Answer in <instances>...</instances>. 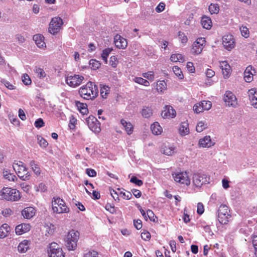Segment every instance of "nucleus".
Returning a JSON list of instances; mask_svg holds the SVG:
<instances>
[{
	"label": "nucleus",
	"mask_w": 257,
	"mask_h": 257,
	"mask_svg": "<svg viewBox=\"0 0 257 257\" xmlns=\"http://www.w3.org/2000/svg\"><path fill=\"white\" fill-rule=\"evenodd\" d=\"M79 93L84 99L92 100L98 96V87L93 82L89 81L85 85L80 87Z\"/></svg>",
	"instance_id": "nucleus-1"
},
{
	"label": "nucleus",
	"mask_w": 257,
	"mask_h": 257,
	"mask_svg": "<svg viewBox=\"0 0 257 257\" xmlns=\"http://www.w3.org/2000/svg\"><path fill=\"white\" fill-rule=\"evenodd\" d=\"M0 198L8 201H17L21 198V195L16 189L4 187L0 191Z\"/></svg>",
	"instance_id": "nucleus-2"
},
{
	"label": "nucleus",
	"mask_w": 257,
	"mask_h": 257,
	"mask_svg": "<svg viewBox=\"0 0 257 257\" xmlns=\"http://www.w3.org/2000/svg\"><path fill=\"white\" fill-rule=\"evenodd\" d=\"M79 238V232L75 230L68 232L65 238L66 246L69 250H74L77 246V241Z\"/></svg>",
	"instance_id": "nucleus-3"
},
{
	"label": "nucleus",
	"mask_w": 257,
	"mask_h": 257,
	"mask_svg": "<svg viewBox=\"0 0 257 257\" xmlns=\"http://www.w3.org/2000/svg\"><path fill=\"white\" fill-rule=\"evenodd\" d=\"M52 206L53 212L56 213H68L70 211V208L66 205L64 200L60 197H53Z\"/></svg>",
	"instance_id": "nucleus-4"
},
{
	"label": "nucleus",
	"mask_w": 257,
	"mask_h": 257,
	"mask_svg": "<svg viewBox=\"0 0 257 257\" xmlns=\"http://www.w3.org/2000/svg\"><path fill=\"white\" fill-rule=\"evenodd\" d=\"M231 215L227 206L221 205L218 210V219L222 224H226L230 221Z\"/></svg>",
	"instance_id": "nucleus-5"
},
{
	"label": "nucleus",
	"mask_w": 257,
	"mask_h": 257,
	"mask_svg": "<svg viewBox=\"0 0 257 257\" xmlns=\"http://www.w3.org/2000/svg\"><path fill=\"white\" fill-rule=\"evenodd\" d=\"M13 167L19 177L23 180L28 179L29 175H28L27 169L23 162L21 161L14 162Z\"/></svg>",
	"instance_id": "nucleus-6"
},
{
	"label": "nucleus",
	"mask_w": 257,
	"mask_h": 257,
	"mask_svg": "<svg viewBox=\"0 0 257 257\" xmlns=\"http://www.w3.org/2000/svg\"><path fill=\"white\" fill-rule=\"evenodd\" d=\"M174 181L180 184L189 186L190 184V179L186 171L175 172L172 174Z\"/></svg>",
	"instance_id": "nucleus-7"
},
{
	"label": "nucleus",
	"mask_w": 257,
	"mask_h": 257,
	"mask_svg": "<svg viewBox=\"0 0 257 257\" xmlns=\"http://www.w3.org/2000/svg\"><path fill=\"white\" fill-rule=\"evenodd\" d=\"M63 24V22L61 18L54 17L52 18L49 24V32L53 35L57 34L61 29Z\"/></svg>",
	"instance_id": "nucleus-8"
},
{
	"label": "nucleus",
	"mask_w": 257,
	"mask_h": 257,
	"mask_svg": "<svg viewBox=\"0 0 257 257\" xmlns=\"http://www.w3.org/2000/svg\"><path fill=\"white\" fill-rule=\"evenodd\" d=\"M49 257H65L62 249L56 242H52L48 250Z\"/></svg>",
	"instance_id": "nucleus-9"
},
{
	"label": "nucleus",
	"mask_w": 257,
	"mask_h": 257,
	"mask_svg": "<svg viewBox=\"0 0 257 257\" xmlns=\"http://www.w3.org/2000/svg\"><path fill=\"white\" fill-rule=\"evenodd\" d=\"M209 178L202 173H195L193 176V183L197 187H201L203 184L209 183Z\"/></svg>",
	"instance_id": "nucleus-10"
},
{
	"label": "nucleus",
	"mask_w": 257,
	"mask_h": 257,
	"mask_svg": "<svg viewBox=\"0 0 257 257\" xmlns=\"http://www.w3.org/2000/svg\"><path fill=\"white\" fill-rule=\"evenodd\" d=\"M87 124L90 130L95 134H98L101 131L100 123L93 115H90L86 119Z\"/></svg>",
	"instance_id": "nucleus-11"
},
{
	"label": "nucleus",
	"mask_w": 257,
	"mask_h": 257,
	"mask_svg": "<svg viewBox=\"0 0 257 257\" xmlns=\"http://www.w3.org/2000/svg\"><path fill=\"white\" fill-rule=\"evenodd\" d=\"M205 43L206 40L204 38L200 37L197 39L192 45L191 53L195 55L200 54L205 46Z\"/></svg>",
	"instance_id": "nucleus-12"
},
{
	"label": "nucleus",
	"mask_w": 257,
	"mask_h": 257,
	"mask_svg": "<svg viewBox=\"0 0 257 257\" xmlns=\"http://www.w3.org/2000/svg\"><path fill=\"white\" fill-rule=\"evenodd\" d=\"M84 78L83 76L75 74L66 77V83L71 87H76L79 86Z\"/></svg>",
	"instance_id": "nucleus-13"
},
{
	"label": "nucleus",
	"mask_w": 257,
	"mask_h": 257,
	"mask_svg": "<svg viewBox=\"0 0 257 257\" xmlns=\"http://www.w3.org/2000/svg\"><path fill=\"white\" fill-rule=\"evenodd\" d=\"M222 44L224 48L228 51L233 49L235 46L234 37L230 34H226L222 37Z\"/></svg>",
	"instance_id": "nucleus-14"
},
{
	"label": "nucleus",
	"mask_w": 257,
	"mask_h": 257,
	"mask_svg": "<svg viewBox=\"0 0 257 257\" xmlns=\"http://www.w3.org/2000/svg\"><path fill=\"white\" fill-rule=\"evenodd\" d=\"M224 100L226 104L228 106L235 107L238 104L236 96L230 91H226L224 95Z\"/></svg>",
	"instance_id": "nucleus-15"
},
{
	"label": "nucleus",
	"mask_w": 257,
	"mask_h": 257,
	"mask_svg": "<svg viewBox=\"0 0 257 257\" xmlns=\"http://www.w3.org/2000/svg\"><path fill=\"white\" fill-rule=\"evenodd\" d=\"M175 110L170 105H165L162 111L161 115L164 118H173L176 116Z\"/></svg>",
	"instance_id": "nucleus-16"
},
{
	"label": "nucleus",
	"mask_w": 257,
	"mask_h": 257,
	"mask_svg": "<svg viewBox=\"0 0 257 257\" xmlns=\"http://www.w3.org/2000/svg\"><path fill=\"white\" fill-rule=\"evenodd\" d=\"M115 46L119 49H125L127 45L126 40L119 35H116L114 38Z\"/></svg>",
	"instance_id": "nucleus-17"
},
{
	"label": "nucleus",
	"mask_w": 257,
	"mask_h": 257,
	"mask_svg": "<svg viewBox=\"0 0 257 257\" xmlns=\"http://www.w3.org/2000/svg\"><path fill=\"white\" fill-rule=\"evenodd\" d=\"M215 143L212 141L209 136H206L199 140L198 145L200 147L210 148L213 146Z\"/></svg>",
	"instance_id": "nucleus-18"
},
{
	"label": "nucleus",
	"mask_w": 257,
	"mask_h": 257,
	"mask_svg": "<svg viewBox=\"0 0 257 257\" xmlns=\"http://www.w3.org/2000/svg\"><path fill=\"white\" fill-rule=\"evenodd\" d=\"M220 67L222 70L224 78H228L230 76L232 71L229 64L227 61H221L220 62Z\"/></svg>",
	"instance_id": "nucleus-19"
},
{
	"label": "nucleus",
	"mask_w": 257,
	"mask_h": 257,
	"mask_svg": "<svg viewBox=\"0 0 257 257\" xmlns=\"http://www.w3.org/2000/svg\"><path fill=\"white\" fill-rule=\"evenodd\" d=\"M255 73L254 69L251 66L246 67L244 72V79L247 82H250L253 80V76Z\"/></svg>",
	"instance_id": "nucleus-20"
},
{
	"label": "nucleus",
	"mask_w": 257,
	"mask_h": 257,
	"mask_svg": "<svg viewBox=\"0 0 257 257\" xmlns=\"http://www.w3.org/2000/svg\"><path fill=\"white\" fill-rule=\"evenodd\" d=\"M31 226L29 223H22L16 227V233L18 235H22L30 231Z\"/></svg>",
	"instance_id": "nucleus-21"
},
{
	"label": "nucleus",
	"mask_w": 257,
	"mask_h": 257,
	"mask_svg": "<svg viewBox=\"0 0 257 257\" xmlns=\"http://www.w3.org/2000/svg\"><path fill=\"white\" fill-rule=\"evenodd\" d=\"M248 94L251 105L257 108V91L255 89L252 88L248 90Z\"/></svg>",
	"instance_id": "nucleus-22"
},
{
	"label": "nucleus",
	"mask_w": 257,
	"mask_h": 257,
	"mask_svg": "<svg viewBox=\"0 0 257 257\" xmlns=\"http://www.w3.org/2000/svg\"><path fill=\"white\" fill-rule=\"evenodd\" d=\"M36 213V210L34 207H28L25 208L22 211V214L25 218L30 219L33 217Z\"/></svg>",
	"instance_id": "nucleus-23"
},
{
	"label": "nucleus",
	"mask_w": 257,
	"mask_h": 257,
	"mask_svg": "<svg viewBox=\"0 0 257 257\" xmlns=\"http://www.w3.org/2000/svg\"><path fill=\"white\" fill-rule=\"evenodd\" d=\"M120 123L127 135H131L133 134L134 132V126L130 122L126 121L124 119H122L120 120Z\"/></svg>",
	"instance_id": "nucleus-24"
},
{
	"label": "nucleus",
	"mask_w": 257,
	"mask_h": 257,
	"mask_svg": "<svg viewBox=\"0 0 257 257\" xmlns=\"http://www.w3.org/2000/svg\"><path fill=\"white\" fill-rule=\"evenodd\" d=\"M201 24L202 27L207 30H210L212 27V23L210 17L203 16L201 18Z\"/></svg>",
	"instance_id": "nucleus-25"
},
{
	"label": "nucleus",
	"mask_w": 257,
	"mask_h": 257,
	"mask_svg": "<svg viewBox=\"0 0 257 257\" xmlns=\"http://www.w3.org/2000/svg\"><path fill=\"white\" fill-rule=\"evenodd\" d=\"M75 105L78 110L83 115L87 114L88 113V109L86 103L80 102L78 101H75Z\"/></svg>",
	"instance_id": "nucleus-26"
},
{
	"label": "nucleus",
	"mask_w": 257,
	"mask_h": 257,
	"mask_svg": "<svg viewBox=\"0 0 257 257\" xmlns=\"http://www.w3.org/2000/svg\"><path fill=\"white\" fill-rule=\"evenodd\" d=\"M30 246V241L24 240L20 242L18 246V251L21 253L26 252L29 249Z\"/></svg>",
	"instance_id": "nucleus-27"
},
{
	"label": "nucleus",
	"mask_w": 257,
	"mask_h": 257,
	"mask_svg": "<svg viewBox=\"0 0 257 257\" xmlns=\"http://www.w3.org/2000/svg\"><path fill=\"white\" fill-rule=\"evenodd\" d=\"M44 38L41 35H35L33 36V40L35 41L36 44L39 48H43L46 47L45 43L44 41Z\"/></svg>",
	"instance_id": "nucleus-28"
},
{
	"label": "nucleus",
	"mask_w": 257,
	"mask_h": 257,
	"mask_svg": "<svg viewBox=\"0 0 257 257\" xmlns=\"http://www.w3.org/2000/svg\"><path fill=\"white\" fill-rule=\"evenodd\" d=\"M151 129L153 134L159 135L163 132V128L158 122H155L151 126Z\"/></svg>",
	"instance_id": "nucleus-29"
},
{
	"label": "nucleus",
	"mask_w": 257,
	"mask_h": 257,
	"mask_svg": "<svg viewBox=\"0 0 257 257\" xmlns=\"http://www.w3.org/2000/svg\"><path fill=\"white\" fill-rule=\"evenodd\" d=\"M10 230V226L6 223L3 224L0 227V238H4L7 236Z\"/></svg>",
	"instance_id": "nucleus-30"
},
{
	"label": "nucleus",
	"mask_w": 257,
	"mask_h": 257,
	"mask_svg": "<svg viewBox=\"0 0 257 257\" xmlns=\"http://www.w3.org/2000/svg\"><path fill=\"white\" fill-rule=\"evenodd\" d=\"M179 133L182 136H186L189 133V124L188 123L184 122H182L179 128Z\"/></svg>",
	"instance_id": "nucleus-31"
},
{
	"label": "nucleus",
	"mask_w": 257,
	"mask_h": 257,
	"mask_svg": "<svg viewBox=\"0 0 257 257\" xmlns=\"http://www.w3.org/2000/svg\"><path fill=\"white\" fill-rule=\"evenodd\" d=\"M141 113L145 118H149L153 115V110L149 106H145L143 107Z\"/></svg>",
	"instance_id": "nucleus-32"
},
{
	"label": "nucleus",
	"mask_w": 257,
	"mask_h": 257,
	"mask_svg": "<svg viewBox=\"0 0 257 257\" xmlns=\"http://www.w3.org/2000/svg\"><path fill=\"white\" fill-rule=\"evenodd\" d=\"M167 89V84L165 81H158L157 82L156 89L159 93H163Z\"/></svg>",
	"instance_id": "nucleus-33"
},
{
	"label": "nucleus",
	"mask_w": 257,
	"mask_h": 257,
	"mask_svg": "<svg viewBox=\"0 0 257 257\" xmlns=\"http://www.w3.org/2000/svg\"><path fill=\"white\" fill-rule=\"evenodd\" d=\"M3 176L5 179L8 180L10 181L15 182L17 180V178L16 175L13 173H11L8 170H4Z\"/></svg>",
	"instance_id": "nucleus-34"
},
{
	"label": "nucleus",
	"mask_w": 257,
	"mask_h": 257,
	"mask_svg": "<svg viewBox=\"0 0 257 257\" xmlns=\"http://www.w3.org/2000/svg\"><path fill=\"white\" fill-rule=\"evenodd\" d=\"M112 50L113 49L112 48H107L102 51V53L101 54V58L104 61L105 63L106 64L107 63V57Z\"/></svg>",
	"instance_id": "nucleus-35"
},
{
	"label": "nucleus",
	"mask_w": 257,
	"mask_h": 257,
	"mask_svg": "<svg viewBox=\"0 0 257 257\" xmlns=\"http://www.w3.org/2000/svg\"><path fill=\"white\" fill-rule=\"evenodd\" d=\"M110 87L106 85H103L100 87V95L103 98H106L109 93Z\"/></svg>",
	"instance_id": "nucleus-36"
},
{
	"label": "nucleus",
	"mask_w": 257,
	"mask_h": 257,
	"mask_svg": "<svg viewBox=\"0 0 257 257\" xmlns=\"http://www.w3.org/2000/svg\"><path fill=\"white\" fill-rule=\"evenodd\" d=\"M170 60L173 62H183L184 61V58L182 54H175L171 55Z\"/></svg>",
	"instance_id": "nucleus-37"
},
{
	"label": "nucleus",
	"mask_w": 257,
	"mask_h": 257,
	"mask_svg": "<svg viewBox=\"0 0 257 257\" xmlns=\"http://www.w3.org/2000/svg\"><path fill=\"white\" fill-rule=\"evenodd\" d=\"M133 81L139 84L144 85L145 86H149L150 85V82L146 79H145L142 77H135Z\"/></svg>",
	"instance_id": "nucleus-38"
},
{
	"label": "nucleus",
	"mask_w": 257,
	"mask_h": 257,
	"mask_svg": "<svg viewBox=\"0 0 257 257\" xmlns=\"http://www.w3.org/2000/svg\"><path fill=\"white\" fill-rule=\"evenodd\" d=\"M146 215L147 219L149 218L150 221L156 222L158 220L157 217L155 215L153 211L150 209L147 211Z\"/></svg>",
	"instance_id": "nucleus-39"
},
{
	"label": "nucleus",
	"mask_w": 257,
	"mask_h": 257,
	"mask_svg": "<svg viewBox=\"0 0 257 257\" xmlns=\"http://www.w3.org/2000/svg\"><path fill=\"white\" fill-rule=\"evenodd\" d=\"M209 11L211 14H217L219 11V7L218 4H211L209 6Z\"/></svg>",
	"instance_id": "nucleus-40"
},
{
	"label": "nucleus",
	"mask_w": 257,
	"mask_h": 257,
	"mask_svg": "<svg viewBox=\"0 0 257 257\" xmlns=\"http://www.w3.org/2000/svg\"><path fill=\"white\" fill-rule=\"evenodd\" d=\"M89 65L92 69L96 70L100 67L101 63L95 59H91L89 61Z\"/></svg>",
	"instance_id": "nucleus-41"
},
{
	"label": "nucleus",
	"mask_w": 257,
	"mask_h": 257,
	"mask_svg": "<svg viewBox=\"0 0 257 257\" xmlns=\"http://www.w3.org/2000/svg\"><path fill=\"white\" fill-rule=\"evenodd\" d=\"M207 127V124L203 121H199L196 127V131L198 132H202L204 129Z\"/></svg>",
	"instance_id": "nucleus-42"
},
{
	"label": "nucleus",
	"mask_w": 257,
	"mask_h": 257,
	"mask_svg": "<svg viewBox=\"0 0 257 257\" xmlns=\"http://www.w3.org/2000/svg\"><path fill=\"white\" fill-rule=\"evenodd\" d=\"M173 71L174 74L179 78L182 79L183 77V73L181 70V69L177 66H175L173 67Z\"/></svg>",
	"instance_id": "nucleus-43"
},
{
	"label": "nucleus",
	"mask_w": 257,
	"mask_h": 257,
	"mask_svg": "<svg viewBox=\"0 0 257 257\" xmlns=\"http://www.w3.org/2000/svg\"><path fill=\"white\" fill-rule=\"evenodd\" d=\"M200 104L202 105L204 111L210 109L212 106V103L210 101H202L200 102Z\"/></svg>",
	"instance_id": "nucleus-44"
},
{
	"label": "nucleus",
	"mask_w": 257,
	"mask_h": 257,
	"mask_svg": "<svg viewBox=\"0 0 257 257\" xmlns=\"http://www.w3.org/2000/svg\"><path fill=\"white\" fill-rule=\"evenodd\" d=\"M30 165L34 172L37 174L39 175L41 173L40 169L38 164L36 163L34 161H32L30 162Z\"/></svg>",
	"instance_id": "nucleus-45"
},
{
	"label": "nucleus",
	"mask_w": 257,
	"mask_h": 257,
	"mask_svg": "<svg viewBox=\"0 0 257 257\" xmlns=\"http://www.w3.org/2000/svg\"><path fill=\"white\" fill-rule=\"evenodd\" d=\"M35 73L37 74V76L40 78H43L46 77V74L44 70L41 68L36 67L35 70Z\"/></svg>",
	"instance_id": "nucleus-46"
},
{
	"label": "nucleus",
	"mask_w": 257,
	"mask_h": 257,
	"mask_svg": "<svg viewBox=\"0 0 257 257\" xmlns=\"http://www.w3.org/2000/svg\"><path fill=\"white\" fill-rule=\"evenodd\" d=\"M142 76L150 81H153L154 80V72L153 71H150L143 73Z\"/></svg>",
	"instance_id": "nucleus-47"
},
{
	"label": "nucleus",
	"mask_w": 257,
	"mask_h": 257,
	"mask_svg": "<svg viewBox=\"0 0 257 257\" xmlns=\"http://www.w3.org/2000/svg\"><path fill=\"white\" fill-rule=\"evenodd\" d=\"M241 35L244 38H248L249 36V32L248 29L245 26H241L240 28Z\"/></svg>",
	"instance_id": "nucleus-48"
},
{
	"label": "nucleus",
	"mask_w": 257,
	"mask_h": 257,
	"mask_svg": "<svg viewBox=\"0 0 257 257\" xmlns=\"http://www.w3.org/2000/svg\"><path fill=\"white\" fill-rule=\"evenodd\" d=\"M178 37L182 43L184 45L187 43L188 41V38L183 32L179 31L178 32Z\"/></svg>",
	"instance_id": "nucleus-49"
},
{
	"label": "nucleus",
	"mask_w": 257,
	"mask_h": 257,
	"mask_svg": "<svg viewBox=\"0 0 257 257\" xmlns=\"http://www.w3.org/2000/svg\"><path fill=\"white\" fill-rule=\"evenodd\" d=\"M117 58L115 56H112L110 58L109 64L111 67L115 68L118 64Z\"/></svg>",
	"instance_id": "nucleus-50"
},
{
	"label": "nucleus",
	"mask_w": 257,
	"mask_h": 257,
	"mask_svg": "<svg viewBox=\"0 0 257 257\" xmlns=\"http://www.w3.org/2000/svg\"><path fill=\"white\" fill-rule=\"evenodd\" d=\"M22 81L26 85H28L31 84L32 81L27 74H24L22 76Z\"/></svg>",
	"instance_id": "nucleus-51"
},
{
	"label": "nucleus",
	"mask_w": 257,
	"mask_h": 257,
	"mask_svg": "<svg viewBox=\"0 0 257 257\" xmlns=\"http://www.w3.org/2000/svg\"><path fill=\"white\" fill-rule=\"evenodd\" d=\"M38 140L39 141V145L41 147H43V148H46L48 145V142H47V141L44 139L43 138V137H39L38 138Z\"/></svg>",
	"instance_id": "nucleus-52"
},
{
	"label": "nucleus",
	"mask_w": 257,
	"mask_h": 257,
	"mask_svg": "<svg viewBox=\"0 0 257 257\" xmlns=\"http://www.w3.org/2000/svg\"><path fill=\"white\" fill-rule=\"evenodd\" d=\"M120 195L123 199H126V200L131 199L132 197V195L131 193L128 191H127V192L121 191L120 192Z\"/></svg>",
	"instance_id": "nucleus-53"
},
{
	"label": "nucleus",
	"mask_w": 257,
	"mask_h": 257,
	"mask_svg": "<svg viewBox=\"0 0 257 257\" xmlns=\"http://www.w3.org/2000/svg\"><path fill=\"white\" fill-rule=\"evenodd\" d=\"M130 182L135 184L138 186H141L143 184V182L141 180L138 179L136 176L133 177L131 179Z\"/></svg>",
	"instance_id": "nucleus-54"
},
{
	"label": "nucleus",
	"mask_w": 257,
	"mask_h": 257,
	"mask_svg": "<svg viewBox=\"0 0 257 257\" xmlns=\"http://www.w3.org/2000/svg\"><path fill=\"white\" fill-rule=\"evenodd\" d=\"M141 237L144 240H149L151 235L149 231L145 230L141 233Z\"/></svg>",
	"instance_id": "nucleus-55"
},
{
	"label": "nucleus",
	"mask_w": 257,
	"mask_h": 257,
	"mask_svg": "<svg viewBox=\"0 0 257 257\" xmlns=\"http://www.w3.org/2000/svg\"><path fill=\"white\" fill-rule=\"evenodd\" d=\"M165 4L164 2H161L157 6V7L155 9V10L157 13H161L165 10Z\"/></svg>",
	"instance_id": "nucleus-56"
},
{
	"label": "nucleus",
	"mask_w": 257,
	"mask_h": 257,
	"mask_svg": "<svg viewBox=\"0 0 257 257\" xmlns=\"http://www.w3.org/2000/svg\"><path fill=\"white\" fill-rule=\"evenodd\" d=\"M46 228V232H45V235L46 236H50V235H52V234H53V233H54V226L53 225L52 226V227H50V226H47L45 227Z\"/></svg>",
	"instance_id": "nucleus-57"
},
{
	"label": "nucleus",
	"mask_w": 257,
	"mask_h": 257,
	"mask_svg": "<svg viewBox=\"0 0 257 257\" xmlns=\"http://www.w3.org/2000/svg\"><path fill=\"white\" fill-rule=\"evenodd\" d=\"M193 110L197 113H199L204 111L202 105L200 104V102L196 104L193 107Z\"/></svg>",
	"instance_id": "nucleus-58"
},
{
	"label": "nucleus",
	"mask_w": 257,
	"mask_h": 257,
	"mask_svg": "<svg viewBox=\"0 0 257 257\" xmlns=\"http://www.w3.org/2000/svg\"><path fill=\"white\" fill-rule=\"evenodd\" d=\"M109 192H110L111 196H112V197L113 198V199L114 200H115V201L119 200L118 194L114 190H113L112 188H110Z\"/></svg>",
	"instance_id": "nucleus-59"
},
{
	"label": "nucleus",
	"mask_w": 257,
	"mask_h": 257,
	"mask_svg": "<svg viewBox=\"0 0 257 257\" xmlns=\"http://www.w3.org/2000/svg\"><path fill=\"white\" fill-rule=\"evenodd\" d=\"M44 122L43 120L40 118L37 119L35 122V126L37 128H40L44 126Z\"/></svg>",
	"instance_id": "nucleus-60"
},
{
	"label": "nucleus",
	"mask_w": 257,
	"mask_h": 257,
	"mask_svg": "<svg viewBox=\"0 0 257 257\" xmlns=\"http://www.w3.org/2000/svg\"><path fill=\"white\" fill-rule=\"evenodd\" d=\"M76 122L77 119L75 117H71L69 123V128L71 130H74L75 128Z\"/></svg>",
	"instance_id": "nucleus-61"
},
{
	"label": "nucleus",
	"mask_w": 257,
	"mask_h": 257,
	"mask_svg": "<svg viewBox=\"0 0 257 257\" xmlns=\"http://www.w3.org/2000/svg\"><path fill=\"white\" fill-rule=\"evenodd\" d=\"M183 219L185 223H188L190 221L189 215L188 214V211L186 208H185L183 211Z\"/></svg>",
	"instance_id": "nucleus-62"
},
{
	"label": "nucleus",
	"mask_w": 257,
	"mask_h": 257,
	"mask_svg": "<svg viewBox=\"0 0 257 257\" xmlns=\"http://www.w3.org/2000/svg\"><path fill=\"white\" fill-rule=\"evenodd\" d=\"M174 153V149L172 148L165 147L163 150V154L170 156Z\"/></svg>",
	"instance_id": "nucleus-63"
},
{
	"label": "nucleus",
	"mask_w": 257,
	"mask_h": 257,
	"mask_svg": "<svg viewBox=\"0 0 257 257\" xmlns=\"http://www.w3.org/2000/svg\"><path fill=\"white\" fill-rule=\"evenodd\" d=\"M98 254V252L95 250L89 251L85 253L84 257H96Z\"/></svg>",
	"instance_id": "nucleus-64"
}]
</instances>
